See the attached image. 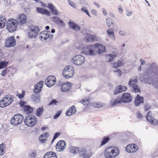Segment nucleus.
<instances>
[{"label": "nucleus", "instance_id": "obj_1", "mask_svg": "<svg viewBox=\"0 0 158 158\" xmlns=\"http://www.w3.org/2000/svg\"><path fill=\"white\" fill-rule=\"evenodd\" d=\"M119 153V150L117 147L114 146L109 147L105 149L104 155L106 158H114Z\"/></svg>", "mask_w": 158, "mask_h": 158}, {"label": "nucleus", "instance_id": "obj_2", "mask_svg": "<svg viewBox=\"0 0 158 158\" xmlns=\"http://www.w3.org/2000/svg\"><path fill=\"white\" fill-rule=\"evenodd\" d=\"M70 152L75 154L79 153L80 156L82 158H89L92 155V152L87 153L86 150L85 148L78 147H75L74 149H71Z\"/></svg>", "mask_w": 158, "mask_h": 158}, {"label": "nucleus", "instance_id": "obj_3", "mask_svg": "<svg viewBox=\"0 0 158 158\" xmlns=\"http://www.w3.org/2000/svg\"><path fill=\"white\" fill-rule=\"evenodd\" d=\"M6 24V29L9 32H12L16 30L18 23L16 19H11L7 20Z\"/></svg>", "mask_w": 158, "mask_h": 158}, {"label": "nucleus", "instance_id": "obj_4", "mask_svg": "<svg viewBox=\"0 0 158 158\" xmlns=\"http://www.w3.org/2000/svg\"><path fill=\"white\" fill-rule=\"evenodd\" d=\"M95 47L92 45H87L85 47H80L81 49V52L86 55L93 56L96 53L95 51Z\"/></svg>", "mask_w": 158, "mask_h": 158}, {"label": "nucleus", "instance_id": "obj_5", "mask_svg": "<svg viewBox=\"0 0 158 158\" xmlns=\"http://www.w3.org/2000/svg\"><path fill=\"white\" fill-rule=\"evenodd\" d=\"M39 38L42 41L48 42L52 40L53 35L50 34V31H44L39 34Z\"/></svg>", "mask_w": 158, "mask_h": 158}, {"label": "nucleus", "instance_id": "obj_6", "mask_svg": "<svg viewBox=\"0 0 158 158\" xmlns=\"http://www.w3.org/2000/svg\"><path fill=\"white\" fill-rule=\"evenodd\" d=\"M24 122L26 125L28 127H32L37 123V119L35 116L30 114L27 116L24 120Z\"/></svg>", "mask_w": 158, "mask_h": 158}, {"label": "nucleus", "instance_id": "obj_7", "mask_svg": "<svg viewBox=\"0 0 158 158\" xmlns=\"http://www.w3.org/2000/svg\"><path fill=\"white\" fill-rule=\"evenodd\" d=\"M23 118V116L21 114H15L11 118L10 123L13 126H17L21 123Z\"/></svg>", "mask_w": 158, "mask_h": 158}, {"label": "nucleus", "instance_id": "obj_8", "mask_svg": "<svg viewBox=\"0 0 158 158\" xmlns=\"http://www.w3.org/2000/svg\"><path fill=\"white\" fill-rule=\"evenodd\" d=\"M74 73V68L71 65L66 66L63 71V76L67 78L72 77L73 76Z\"/></svg>", "mask_w": 158, "mask_h": 158}, {"label": "nucleus", "instance_id": "obj_9", "mask_svg": "<svg viewBox=\"0 0 158 158\" xmlns=\"http://www.w3.org/2000/svg\"><path fill=\"white\" fill-rule=\"evenodd\" d=\"M128 85L132 89L133 92H140V88L137 84V80L135 78H131L129 81Z\"/></svg>", "mask_w": 158, "mask_h": 158}, {"label": "nucleus", "instance_id": "obj_10", "mask_svg": "<svg viewBox=\"0 0 158 158\" xmlns=\"http://www.w3.org/2000/svg\"><path fill=\"white\" fill-rule=\"evenodd\" d=\"M72 61L74 64L80 65L84 63L85 57L81 55H77L73 57Z\"/></svg>", "mask_w": 158, "mask_h": 158}, {"label": "nucleus", "instance_id": "obj_11", "mask_svg": "<svg viewBox=\"0 0 158 158\" xmlns=\"http://www.w3.org/2000/svg\"><path fill=\"white\" fill-rule=\"evenodd\" d=\"M39 31V27L37 26H32L28 33V37L31 39H34L38 35Z\"/></svg>", "mask_w": 158, "mask_h": 158}, {"label": "nucleus", "instance_id": "obj_12", "mask_svg": "<svg viewBox=\"0 0 158 158\" xmlns=\"http://www.w3.org/2000/svg\"><path fill=\"white\" fill-rule=\"evenodd\" d=\"M15 45L16 41L14 37L11 36L6 39L5 43V47H11L14 46Z\"/></svg>", "mask_w": 158, "mask_h": 158}, {"label": "nucleus", "instance_id": "obj_13", "mask_svg": "<svg viewBox=\"0 0 158 158\" xmlns=\"http://www.w3.org/2000/svg\"><path fill=\"white\" fill-rule=\"evenodd\" d=\"M56 82L55 77L54 76H50L47 78L45 83L48 87H50L53 86Z\"/></svg>", "mask_w": 158, "mask_h": 158}, {"label": "nucleus", "instance_id": "obj_14", "mask_svg": "<svg viewBox=\"0 0 158 158\" xmlns=\"http://www.w3.org/2000/svg\"><path fill=\"white\" fill-rule=\"evenodd\" d=\"M149 69L154 76L158 77V66L156 63H154L150 64Z\"/></svg>", "mask_w": 158, "mask_h": 158}, {"label": "nucleus", "instance_id": "obj_15", "mask_svg": "<svg viewBox=\"0 0 158 158\" xmlns=\"http://www.w3.org/2000/svg\"><path fill=\"white\" fill-rule=\"evenodd\" d=\"M146 118L148 121L154 125H158V120L152 116V113L149 111L146 115Z\"/></svg>", "mask_w": 158, "mask_h": 158}, {"label": "nucleus", "instance_id": "obj_16", "mask_svg": "<svg viewBox=\"0 0 158 158\" xmlns=\"http://www.w3.org/2000/svg\"><path fill=\"white\" fill-rule=\"evenodd\" d=\"M138 149V146L135 144H129L126 148V151L129 153L136 152Z\"/></svg>", "mask_w": 158, "mask_h": 158}, {"label": "nucleus", "instance_id": "obj_17", "mask_svg": "<svg viewBox=\"0 0 158 158\" xmlns=\"http://www.w3.org/2000/svg\"><path fill=\"white\" fill-rule=\"evenodd\" d=\"M95 51H98V53L100 55L103 52H106V49L105 47L100 44H95Z\"/></svg>", "mask_w": 158, "mask_h": 158}, {"label": "nucleus", "instance_id": "obj_18", "mask_svg": "<svg viewBox=\"0 0 158 158\" xmlns=\"http://www.w3.org/2000/svg\"><path fill=\"white\" fill-rule=\"evenodd\" d=\"M65 142L63 140L59 141L56 144V149L58 152H61L63 151L66 146Z\"/></svg>", "mask_w": 158, "mask_h": 158}, {"label": "nucleus", "instance_id": "obj_19", "mask_svg": "<svg viewBox=\"0 0 158 158\" xmlns=\"http://www.w3.org/2000/svg\"><path fill=\"white\" fill-rule=\"evenodd\" d=\"M121 99L122 101L123 102H128L132 100L130 94L128 93H124Z\"/></svg>", "mask_w": 158, "mask_h": 158}, {"label": "nucleus", "instance_id": "obj_20", "mask_svg": "<svg viewBox=\"0 0 158 158\" xmlns=\"http://www.w3.org/2000/svg\"><path fill=\"white\" fill-rule=\"evenodd\" d=\"M43 83V81H40L35 85V88L33 90L35 93L37 94L41 91Z\"/></svg>", "mask_w": 158, "mask_h": 158}, {"label": "nucleus", "instance_id": "obj_21", "mask_svg": "<svg viewBox=\"0 0 158 158\" xmlns=\"http://www.w3.org/2000/svg\"><path fill=\"white\" fill-rule=\"evenodd\" d=\"M84 40L87 42H91L97 40V37L94 35L87 34L85 37Z\"/></svg>", "mask_w": 158, "mask_h": 158}, {"label": "nucleus", "instance_id": "obj_22", "mask_svg": "<svg viewBox=\"0 0 158 158\" xmlns=\"http://www.w3.org/2000/svg\"><path fill=\"white\" fill-rule=\"evenodd\" d=\"M71 84L69 82H66L63 83L61 85V90L63 92H66L70 88Z\"/></svg>", "mask_w": 158, "mask_h": 158}, {"label": "nucleus", "instance_id": "obj_23", "mask_svg": "<svg viewBox=\"0 0 158 158\" xmlns=\"http://www.w3.org/2000/svg\"><path fill=\"white\" fill-rule=\"evenodd\" d=\"M18 24L21 26L25 23L26 21V17L24 14H22L18 19Z\"/></svg>", "mask_w": 158, "mask_h": 158}, {"label": "nucleus", "instance_id": "obj_24", "mask_svg": "<svg viewBox=\"0 0 158 158\" xmlns=\"http://www.w3.org/2000/svg\"><path fill=\"white\" fill-rule=\"evenodd\" d=\"M70 28H71L75 31H78L80 29V27L73 22L70 21L68 22Z\"/></svg>", "mask_w": 158, "mask_h": 158}, {"label": "nucleus", "instance_id": "obj_25", "mask_svg": "<svg viewBox=\"0 0 158 158\" xmlns=\"http://www.w3.org/2000/svg\"><path fill=\"white\" fill-rule=\"evenodd\" d=\"M143 98L137 94L136 97L135 101V103L136 106H139L140 104L143 103Z\"/></svg>", "mask_w": 158, "mask_h": 158}, {"label": "nucleus", "instance_id": "obj_26", "mask_svg": "<svg viewBox=\"0 0 158 158\" xmlns=\"http://www.w3.org/2000/svg\"><path fill=\"white\" fill-rule=\"evenodd\" d=\"M37 11L40 13L42 14H44L48 16H49L50 13L49 12L47 9H44L41 7H36Z\"/></svg>", "mask_w": 158, "mask_h": 158}, {"label": "nucleus", "instance_id": "obj_27", "mask_svg": "<svg viewBox=\"0 0 158 158\" xmlns=\"http://www.w3.org/2000/svg\"><path fill=\"white\" fill-rule=\"evenodd\" d=\"M3 99V100H4L5 102H7L10 105L13 100L14 97L10 94H8L5 96Z\"/></svg>", "mask_w": 158, "mask_h": 158}, {"label": "nucleus", "instance_id": "obj_28", "mask_svg": "<svg viewBox=\"0 0 158 158\" xmlns=\"http://www.w3.org/2000/svg\"><path fill=\"white\" fill-rule=\"evenodd\" d=\"M44 158H57L56 154L52 151L47 152L44 155Z\"/></svg>", "mask_w": 158, "mask_h": 158}, {"label": "nucleus", "instance_id": "obj_29", "mask_svg": "<svg viewBox=\"0 0 158 158\" xmlns=\"http://www.w3.org/2000/svg\"><path fill=\"white\" fill-rule=\"evenodd\" d=\"M106 31L110 39L113 41L114 40L115 37L113 30L111 28H109Z\"/></svg>", "mask_w": 158, "mask_h": 158}, {"label": "nucleus", "instance_id": "obj_30", "mask_svg": "<svg viewBox=\"0 0 158 158\" xmlns=\"http://www.w3.org/2000/svg\"><path fill=\"white\" fill-rule=\"evenodd\" d=\"M116 56V55L114 53L107 55H106V60L109 62H112Z\"/></svg>", "mask_w": 158, "mask_h": 158}, {"label": "nucleus", "instance_id": "obj_31", "mask_svg": "<svg viewBox=\"0 0 158 158\" xmlns=\"http://www.w3.org/2000/svg\"><path fill=\"white\" fill-rule=\"evenodd\" d=\"M23 108L24 112L27 114H30L33 111V108L29 106H24Z\"/></svg>", "mask_w": 158, "mask_h": 158}, {"label": "nucleus", "instance_id": "obj_32", "mask_svg": "<svg viewBox=\"0 0 158 158\" xmlns=\"http://www.w3.org/2000/svg\"><path fill=\"white\" fill-rule=\"evenodd\" d=\"M40 98V97L39 95L34 94L32 95L31 96V100L35 102H39Z\"/></svg>", "mask_w": 158, "mask_h": 158}, {"label": "nucleus", "instance_id": "obj_33", "mask_svg": "<svg viewBox=\"0 0 158 158\" xmlns=\"http://www.w3.org/2000/svg\"><path fill=\"white\" fill-rule=\"evenodd\" d=\"M6 22L5 17L3 16H0V29L3 28L5 26V23Z\"/></svg>", "mask_w": 158, "mask_h": 158}, {"label": "nucleus", "instance_id": "obj_34", "mask_svg": "<svg viewBox=\"0 0 158 158\" xmlns=\"http://www.w3.org/2000/svg\"><path fill=\"white\" fill-rule=\"evenodd\" d=\"M121 99H119L118 98H117L113 102L112 101L111 102H110V104L111 105V106L112 107H113L116 106L117 104H119L121 102Z\"/></svg>", "mask_w": 158, "mask_h": 158}, {"label": "nucleus", "instance_id": "obj_35", "mask_svg": "<svg viewBox=\"0 0 158 158\" xmlns=\"http://www.w3.org/2000/svg\"><path fill=\"white\" fill-rule=\"evenodd\" d=\"M107 24L108 26L109 27H110L111 25H114L117 27V26L115 24V23H113L114 20L110 18H107L106 20Z\"/></svg>", "mask_w": 158, "mask_h": 158}, {"label": "nucleus", "instance_id": "obj_36", "mask_svg": "<svg viewBox=\"0 0 158 158\" xmlns=\"http://www.w3.org/2000/svg\"><path fill=\"white\" fill-rule=\"evenodd\" d=\"M44 109L43 107H39L36 110V114L37 116L40 117L43 112Z\"/></svg>", "mask_w": 158, "mask_h": 158}, {"label": "nucleus", "instance_id": "obj_37", "mask_svg": "<svg viewBox=\"0 0 158 158\" xmlns=\"http://www.w3.org/2000/svg\"><path fill=\"white\" fill-rule=\"evenodd\" d=\"M105 104L101 102L94 103L93 106L96 108H99L104 106Z\"/></svg>", "mask_w": 158, "mask_h": 158}, {"label": "nucleus", "instance_id": "obj_38", "mask_svg": "<svg viewBox=\"0 0 158 158\" xmlns=\"http://www.w3.org/2000/svg\"><path fill=\"white\" fill-rule=\"evenodd\" d=\"M9 105V104L7 102H5L4 100H3L2 98L0 101V107L1 108H4Z\"/></svg>", "mask_w": 158, "mask_h": 158}, {"label": "nucleus", "instance_id": "obj_39", "mask_svg": "<svg viewBox=\"0 0 158 158\" xmlns=\"http://www.w3.org/2000/svg\"><path fill=\"white\" fill-rule=\"evenodd\" d=\"M8 61H2L0 62V69H2L7 66Z\"/></svg>", "mask_w": 158, "mask_h": 158}, {"label": "nucleus", "instance_id": "obj_40", "mask_svg": "<svg viewBox=\"0 0 158 158\" xmlns=\"http://www.w3.org/2000/svg\"><path fill=\"white\" fill-rule=\"evenodd\" d=\"M37 151L36 150L30 153L29 155V158H36L37 156Z\"/></svg>", "mask_w": 158, "mask_h": 158}, {"label": "nucleus", "instance_id": "obj_41", "mask_svg": "<svg viewBox=\"0 0 158 158\" xmlns=\"http://www.w3.org/2000/svg\"><path fill=\"white\" fill-rule=\"evenodd\" d=\"M81 11L85 13V14H87L89 18L91 17L86 6H83L81 8Z\"/></svg>", "mask_w": 158, "mask_h": 158}, {"label": "nucleus", "instance_id": "obj_42", "mask_svg": "<svg viewBox=\"0 0 158 158\" xmlns=\"http://www.w3.org/2000/svg\"><path fill=\"white\" fill-rule=\"evenodd\" d=\"M25 94V92L24 90H22V93L21 94L17 93L16 96L18 97L19 99H21L24 97Z\"/></svg>", "mask_w": 158, "mask_h": 158}, {"label": "nucleus", "instance_id": "obj_43", "mask_svg": "<svg viewBox=\"0 0 158 158\" xmlns=\"http://www.w3.org/2000/svg\"><path fill=\"white\" fill-rule=\"evenodd\" d=\"M110 139L109 137H104L102 142V143L101 144V146L105 144L106 143H107Z\"/></svg>", "mask_w": 158, "mask_h": 158}, {"label": "nucleus", "instance_id": "obj_44", "mask_svg": "<svg viewBox=\"0 0 158 158\" xmlns=\"http://www.w3.org/2000/svg\"><path fill=\"white\" fill-rule=\"evenodd\" d=\"M120 86H118L116 87V89L114 91V95L117 94L118 93H121V90H120Z\"/></svg>", "mask_w": 158, "mask_h": 158}, {"label": "nucleus", "instance_id": "obj_45", "mask_svg": "<svg viewBox=\"0 0 158 158\" xmlns=\"http://www.w3.org/2000/svg\"><path fill=\"white\" fill-rule=\"evenodd\" d=\"M79 102H81V103L83 104L85 106L89 103V100L87 99H84L79 101Z\"/></svg>", "mask_w": 158, "mask_h": 158}, {"label": "nucleus", "instance_id": "obj_46", "mask_svg": "<svg viewBox=\"0 0 158 158\" xmlns=\"http://www.w3.org/2000/svg\"><path fill=\"white\" fill-rule=\"evenodd\" d=\"M4 146L2 144L0 145V155H3L4 152Z\"/></svg>", "mask_w": 158, "mask_h": 158}, {"label": "nucleus", "instance_id": "obj_47", "mask_svg": "<svg viewBox=\"0 0 158 158\" xmlns=\"http://www.w3.org/2000/svg\"><path fill=\"white\" fill-rule=\"evenodd\" d=\"M58 102L55 99L52 100L48 104L49 106L51 105H57L58 104Z\"/></svg>", "mask_w": 158, "mask_h": 158}, {"label": "nucleus", "instance_id": "obj_48", "mask_svg": "<svg viewBox=\"0 0 158 158\" xmlns=\"http://www.w3.org/2000/svg\"><path fill=\"white\" fill-rule=\"evenodd\" d=\"M69 5L74 8H77V7L75 4L73 2H72L71 0H68Z\"/></svg>", "mask_w": 158, "mask_h": 158}, {"label": "nucleus", "instance_id": "obj_49", "mask_svg": "<svg viewBox=\"0 0 158 158\" xmlns=\"http://www.w3.org/2000/svg\"><path fill=\"white\" fill-rule=\"evenodd\" d=\"M114 73L118 77L121 76L122 75V73L121 70L119 69H117L116 70L114 71Z\"/></svg>", "mask_w": 158, "mask_h": 158}, {"label": "nucleus", "instance_id": "obj_50", "mask_svg": "<svg viewBox=\"0 0 158 158\" xmlns=\"http://www.w3.org/2000/svg\"><path fill=\"white\" fill-rule=\"evenodd\" d=\"M61 112V110L57 111L56 114L54 116V118L55 119L57 118L60 116Z\"/></svg>", "mask_w": 158, "mask_h": 158}, {"label": "nucleus", "instance_id": "obj_51", "mask_svg": "<svg viewBox=\"0 0 158 158\" xmlns=\"http://www.w3.org/2000/svg\"><path fill=\"white\" fill-rule=\"evenodd\" d=\"M52 18L53 19L54 21L57 24H58L60 19L58 17H53Z\"/></svg>", "mask_w": 158, "mask_h": 158}, {"label": "nucleus", "instance_id": "obj_52", "mask_svg": "<svg viewBox=\"0 0 158 158\" xmlns=\"http://www.w3.org/2000/svg\"><path fill=\"white\" fill-rule=\"evenodd\" d=\"M27 104V102L25 101H22L21 100H20V102L19 103V105L21 107L24 106H26V105Z\"/></svg>", "mask_w": 158, "mask_h": 158}, {"label": "nucleus", "instance_id": "obj_53", "mask_svg": "<svg viewBox=\"0 0 158 158\" xmlns=\"http://www.w3.org/2000/svg\"><path fill=\"white\" fill-rule=\"evenodd\" d=\"M136 117L138 119H141L143 118V116L139 112H137L136 114Z\"/></svg>", "mask_w": 158, "mask_h": 158}, {"label": "nucleus", "instance_id": "obj_54", "mask_svg": "<svg viewBox=\"0 0 158 158\" xmlns=\"http://www.w3.org/2000/svg\"><path fill=\"white\" fill-rule=\"evenodd\" d=\"M49 134L47 132L44 133L40 137H41L42 138H45L47 139V137L48 136Z\"/></svg>", "mask_w": 158, "mask_h": 158}, {"label": "nucleus", "instance_id": "obj_55", "mask_svg": "<svg viewBox=\"0 0 158 158\" xmlns=\"http://www.w3.org/2000/svg\"><path fill=\"white\" fill-rule=\"evenodd\" d=\"M57 25H59L60 27H63L65 26V23L61 19L60 20L58 24H57Z\"/></svg>", "mask_w": 158, "mask_h": 158}, {"label": "nucleus", "instance_id": "obj_56", "mask_svg": "<svg viewBox=\"0 0 158 158\" xmlns=\"http://www.w3.org/2000/svg\"><path fill=\"white\" fill-rule=\"evenodd\" d=\"M70 109L72 112L71 113H72V114H73L76 112V110L74 106H72Z\"/></svg>", "mask_w": 158, "mask_h": 158}, {"label": "nucleus", "instance_id": "obj_57", "mask_svg": "<svg viewBox=\"0 0 158 158\" xmlns=\"http://www.w3.org/2000/svg\"><path fill=\"white\" fill-rule=\"evenodd\" d=\"M72 113V112L71 111L70 109H69L66 111V115L68 116H71L73 114H72V113Z\"/></svg>", "mask_w": 158, "mask_h": 158}, {"label": "nucleus", "instance_id": "obj_58", "mask_svg": "<svg viewBox=\"0 0 158 158\" xmlns=\"http://www.w3.org/2000/svg\"><path fill=\"white\" fill-rule=\"evenodd\" d=\"M118 64H117L118 65V67H121V66L123 65L124 64V62L123 60H119L117 62Z\"/></svg>", "mask_w": 158, "mask_h": 158}, {"label": "nucleus", "instance_id": "obj_59", "mask_svg": "<svg viewBox=\"0 0 158 158\" xmlns=\"http://www.w3.org/2000/svg\"><path fill=\"white\" fill-rule=\"evenodd\" d=\"M46 139L45 138H42L41 137H40L39 138V140L40 142L41 143H45L46 141Z\"/></svg>", "mask_w": 158, "mask_h": 158}, {"label": "nucleus", "instance_id": "obj_60", "mask_svg": "<svg viewBox=\"0 0 158 158\" xmlns=\"http://www.w3.org/2000/svg\"><path fill=\"white\" fill-rule=\"evenodd\" d=\"M119 86H121L120 89V90L121 91V93L123 91H126L127 90V87L126 86H122L121 85H119Z\"/></svg>", "mask_w": 158, "mask_h": 158}, {"label": "nucleus", "instance_id": "obj_61", "mask_svg": "<svg viewBox=\"0 0 158 158\" xmlns=\"http://www.w3.org/2000/svg\"><path fill=\"white\" fill-rule=\"evenodd\" d=\"M119 86H121L120 89V90L121 91V93L123 91H126L127 90V87L126 86H122L121 85H119Z\"/></svg>", "mask_w": 158, "mask_h": 158}, {"label": "nucleus", "instance_id": "obj_62", "mask_svg": "<svg viewBox=\"0 0 158 158\" xmlns=\"http://www.w3.org/2000/svg\"><path fill=\"white\" fill-rule=\"evenodd\" d=\"M7 73V70L4 69L2 71L1 75L3 76H5Z\"/></svg>", "mask_w": 158, "mask_h": 158}, {"label": "nucleus", "instance_id": "obj_63", "mask_svg": "<svg viewBox=\"0 0 158 158\" xmlns=\"http://www.w3.org/2000/svg\"><path fill=\"white\" fill-rule=\"evenodd\" d=\"M52 12L53 14L55 15H57L58 14L57 10L55 8L52 10Z\"/></svg>", "mask_w": 158, "mask_h": 158}, {"label": "nucleus", "instance_id": "obj_64", "mask_svg": "<svg viewBox=\"0 0 158 158\" xmlns=\"http://www.w3.org/2000/svg\"><path fill=\"white\" fill-rule=\"evenodd\" d=\"M48 6V8L51 10L55 8L54 6L52 4H49Z\"/></svg>", "mask_w": 158, "mask_h": 158}]
</instances>
